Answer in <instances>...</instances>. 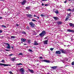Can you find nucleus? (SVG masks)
<instances>
[{
	"label": "nucleus",
	"mask_w": 74,
	"mask_h": 74,
	"mask_svg": "<svg viewBox=\"0 0 74 74\" xmlns=\"http://www.w3.org/2000/svg\"><path fill=\"white\" fill-rule=\"evenodd\" d=\"M57 67H58V66H54L51 67V69H53V70H54L55 69H56Z\"/></svg>",
	"instance_id": "4468645a"
},
{
	"label": "nucleus",
	"mask_w": 74,
	"mask_h": 74,
	"mask_svg": "<svg viewBox=\"0 0 74 74\" xmlns=\"http://www.w3.org/2000/svg\"><path fill=\"white\" fill-rule=\"evenodd\" d=\"M69 25L70 26H71L72 27H74V24H73L71 23H70L69 24Z\"/></svg>",
	"instance_id": "a211bd4d"
},
{
	"label": "nucleus",
	"mask_w": 74,
	"mask_h": 74,
	"mask_svg": "<svg viewBox=\"0 0 74 74\" xmlns=\"http://www.w3.org/2000/svg\"><path fill=\"white\" fill-rule=\"evenodd\" d=\"M23 41H22V42H21V43H22V44H23Z\"/></svg>",
	"instance_id": "13d9d810"
},
{
	"label": "nucleus",
	"mask_w": 74,
	"mask_h": 74,
	"mask_svg": "<svg viewBox=\"0 0 74 74\" xmlns=\"http://www.w3.org/2000/svg\"><path fill=\"white\" fill-rule=\"evenodd\" d=\"M64 3H67V1H65L64 2Z\"/></svg>",
	"instance_id": "de8ad7c7"
},
{
	"label": "nucleus",
	"mask_w": 74,
	"mask_h": 74,
	"mask_svg": "<svg viewBox=\"0 0 74 74\" xmlns=\"http://www.w3.org/2000/svg\"><path fill=\"white\" fill-rule=\"evenodd\" d=\"M16 25H17V26H18V24H16Z\"/></svg>",
	"instance_id": "6e6d98bb"
},
{
	"label": "nucleus",
	"mask_w": 74,
	"mask_h": 74,
	"mask_svg": "<svg viewBox=\"0 0 74 74\" xmlns=\"http://www.w3.org/2000/svg\"><path fill=\"white\" fill-rule=\"evenodd\" d=\"M48 40H45L44 41V44H48Z\"/></svg>",
	"instance_id": "dca6fc26"
},
{
	"label": "nucleus",
	"mask_w": 74,
	"mask_h": 74,
	"mask_svg": "<svg viewBox=\"0 0 74 74\" xmlns=\"http://www.w3.org/2000/svg\"><path fill=\"white\" fill-rule=\"evenodd\" d=\"M54 12L55 13H56V14H59V11L58 10H57L56 11H55Z\"/></svg>",
	"instance_id": "aec40b11"
},
{
	"label": "nucleus",
	"mask_w": 74,
	"mask_h": 74,
	"mask_svg": "<svg viewBox=\"0 0 74 74\" xmlns=\"http://www.w3.org/2000/svg\"><path fill=\"white\" fill-rule=\"evenodd\" d=\"M53 18L55 21H58V20H59V18L57 17H53Z\"/></svg>",
	"instance_id": "9d476101"
},
{
	"label": "nucleus",
	"mask_w": 74,
	"mask_h": 74,
	"mask_svg": "<svg viewBox=\"0 0 74 74\" xmlns=\"http://www.w3.org/2000/svg\"><path fill=\"white\" fill-rule=\"evenodd\" d=\"M5 45L7 46L6 48H7V49H11V46H10V44L7 43H5Z\"/></svg>",
	"instance_id": "f03ea898"
},
{
	"label": "nucleus",
	"mask_w": 74,
	"mask_h": 74,
	"mask_svg": "<svg viewBox=\"0 0 74 74\" xmlns=\"http://www.w3.org/2000/svg\"><path fill=\"white\" fill-rule=\"evenodd\" d=\"M72 66H74V62H73L72 63Z\"/></svg>",
	"instance_id": "473e14b6"
},
{
	"label": "nucleus",
	"mask_w": 74,
	"mask_h": 74,
	"mask_svg": "<svg viewBox=\"0 0 74 74\" xmlns=\"http://www.w3.org/2000/svg\"><path fill=\"white\" fill-rule=\"evenodd\" d=\"M21 41H23V42H25L26 41V39L25 38H21Z\"/></svg>",
	"instance_id": "f8f14e48"
},
{
	"label": "nucleus",
	"mask_w": 74,
	"mask_h": 74,
	"mask_svg": "<svg viewBox=\"0 0 74 74\" xmlns=\"http://www.w3.org/2000/svg\"><path fill=\"white\" fill-rule=\"evenodd\" d=\"M74 11V8H73L72 10V12H73Z\"/></svg>",
	"instance_id": "49530a36"
},
{
	"label": "nucleus",
	"mask_w": 74,
	"mask_h": 74,
	"mask_svg": "<svg viewBox=\"0 0 74 74\" xmlns=\"http://www.w3.org/2000/svg\"><path fill=\"white\" fill-rule=\"evenodd\" d=\"M32 21H33L34 22H36V20L34 19H32Z\"/></svg>",
	"instance_id": "7c9ffc66"
},
{
	"label": "nucleus",
	"mask_w": 74,
	"mask_h": 74,
	"mask_svg": "<svg viewBox=\"0 0 74 74\" xmlns=\"http://www.w3.org/2000/svg\"><path fill=\"white\" fill-rule=\"evenodd\" d=\"M47 39V37H45V39Z\"/></svg>",
	"instance_id": "864d4df0"
},
{
	"label": "nucleus",
	"mask_w": 74,
	"mask_h": 74,
	"mask_svg": "<svg viewBox=\"0 0 74 74\" xmlns=\"http://www.w3.org/2000/svg\"><path fill=\"white\" fill-rule=\"evenodd\" d=\"M45 34H46V32H45V31L44 30L40 34H39V35L41 37H44Z\"/></svg>",
	"instance_id": "f257e3e1"
},
{
	"label": "nucleus",
	"mask_w": 74,
	"mask_h": 74,
	"mask_svg": "<svg viewBox=\"0 0 74 74\" xmlns=\"http://www.w3.org/2000/svg\"><path fill=\"white\" fill-rule=\"evenodd\" d=\"M56 54H60L61 53V51H57L55 52Z\"/></svg>",
	"instance_id": "9b49d317"
},
{
	"label": "nucleus",
	"mask_w": 74,
	"mask_h": 74,
	"mask_svg": "<svg viewBox=\"0 0 74 74\" xmlns=\"http://www.w3.org/2000/svg\"><path fill=\"white\" fill-rule=\"evenodd\" d=\"M48 0H41L42 1H47Z\"/></svg>",
	"instance_id": "58836bf2"
},
{
	"label": "nucleus",
	"mask_w": 74,
	"mask_h": 74,
	"mask_svg": "<svg viewBox=\"0 0 74 74\" xmlns=\"http://www.w3.org/2000/svg\"><path fill=\"white\" fill-rule=\"evenodd\" d=\"M18 55H23V54H22V53H19L18 54Z\"/></svg>",
	"instance_id": "4c0bfd02"
},
{
	"label": "nucleus",
	"mask_w": 74,
	"mask_h": 74,
	"mask_svg": "<svg viewBox=\"0 0 74 74\" xmlns=\"http://www.w3.org/2000/svg\"><path fill=\"white\" fill-rule=\"evenodd\" d=\"M26 3V0H23V2H21V3L22 5H25Z\"/></svg>",
	"instance_id": "0eeeda50"
},
{
	"label": "nucleus",
	"mask_w": 74,
	"mask_h": 74,
	"mask_svg": "<svg viewBox=\"0 0 74 74\" xmlns=\"http://www.w3.org/2000/svg\"><path fill=\"white\" fill-rule=\"evenodd\" d=\"M64 47H66V45H64Z\"/></svg>",
	"instance_id": "680f3d73"
},
{
	"label": "nucleus",
	"mask_w": 74,
	"mask_h": 74,
	"mask_svg": "<svg viewBox=\"0 0 74 74\" xmlns=\"http://www.w3.org/2000/svg\"><path fill=\"white\" fill-rule=\"evenodd\" d=\"M41 16H42V17H43V16H44V15H43V14H41L40 15Z\"/></svg>",
	"instance_id": "37998d69"
},
{
	"label": "nucleus",
	"mask_w": 74,
	"mask_h": 74,
	"mask_svg": "<svg viewBox=\"0 0 74 74\" xmlns=\"http://www.w3.org/2000/svg\"><path fill=\"white\" fill-rule=\"evenodd\" d=\"M67 15H68L67 16H71V13L68 14Z\"/></svg>",
	"instance_id": "bb28decb"
},
{
	"label": "nucleus",
	"mask_w": 74,
	"mask_h": 74,
	"mask_svg": "<svg viewBox=\"0 0 74 74\" xmlns=\"http://www.w3.org/2000/svg\"><path fill=\"white\" fill-rule=\"evenodd\" d=\"M23 64L20 63H18L17 64V65H23Z\"/></svg>",
	"instance_id": "c756f323"
},
{
	"label": "nucleus",
	"mask_w": 74,
	"mask_h": 74,
	"mask_svg": "<svg viewBox=\"0 0 74 74\" xmlns=\"http://www.w3.org/2000/svg\"><path fill=\"white\" fill-rule=\"evenodd\" d=\"M27 29H28V30H29V27H27Z\"/></svg>",
	"instance_id": "c03bdc74"
},
{
	"label": "nucleus",
	"mask_w": 74,
	"mask_h": 74,
	"mask_svg": "<svg viewBox=\"0 0 74 74\" xmlns=\"http://www.w3.org/2000/svg\"><path fill=\"white\" fill-rule=\"evenodd\" d=\"M34 17H37V16H36L35 14L34 15Z\"/></svg>",
	"instance_id": "a18cd8bd"
},
{
	"label": "nucleus",
	"mask_w": 74,
	"mask_h": 74,
	"mask_svg": "<svg viewBox=\"0 0 74 74\" xmlns=\"http://www.w3.org/2000/svg\"><path fill=\"white\" fill-rule=\"evenodd\" d=\"M69 45H68L67 47H69Z\"/></svg>",
	"instance_id": "052dcab7"
},
{
	"label": "nucleus",
	"mask_w": 74,
	"mask_h": 74,
	"mask_svg": "<svg viewBox=\"0 0 74 74\" xmlns=\"http://www.w3.org/2000/svg\"><path fill=\"white\" fill-rule=\"evenodd\" d=\"M27 42H28V44H30V43H31V41H30V40H27Z\"/></svg>",
	"instance_id": "4be33fe9"
},
{
	"label": "nucleus",
	"mask_w": 74,
	"mask_h": 74,
	"mask_svg": "<svg viewBox=\"0 0 74 74\" xmlns=\"http://www.w3.org/2000/svg\"><path fill=\"white\" fill-rule=\"evenodd\" d=\"M12 48H14V47L12 46Z\"/></svg>",
	"instance_id": "bf43d9fd"
},
{
	"label": "nucleus",
	"mask_w": 74,
	"mask_h": 74,
	"mask_svg": "<svg viewBox=\"0 0 74 74\" xmlns=\"http://www.w3.org/2000/svg\"><path fill=\"white\" fill-rule=\"evenodd\" d=\"M16 59V58L14 57L13 58H11V60H12V61H13V62H14V61Z\"/></svg>",
	"instance_id": "6ab92c4d"
},
{
	"label": "nucleus",
	"mask_w": 74,
	"mask_h": 74,
	"mask_svg": "<svg viewBox=\"0 0 74 74\" xmlns=\"http://www.w3.org/2000/svg\"><path fill=\"white\" fill-rule=\"evenodd\" d=\"M5 51H7V52H9V51H10V50H7V49H5Z\"/></svg>",
	"instance_id": "e433bc0d"
},
{
	"label": "nucleus",
	"mask_w": 74,
	"mask_h": 74,
	"mask_svg": "<svg viewBox=\"0 0 74 74\" xmlns=\"http://www.w3.org/2000/svg\"><path fill=\"white\" fill-rule=\"evenodd\" d=\"M11 38H15V36H11Z\"/></svg>",
	"instance_id": "cd10ccee"
},
{
	"label": "nucleus",
	"mask_w": 74,
	"mask_h": 74,
	"mask_svg": "<svg viewBox=\"0 0 74 74\" xmlns=\"http://www.w3.org/2000/svg\"><path fill=\"white\" fill-rule=\"evenodd\" d=\"M54 49V48H50V50H51V51H53V50Z\"/></svg>",
	"instance_id": "a878e982"
},
{
	"label": "nucleus",
	"mask_w": 74,
	"mask_h": 74,
	"mask_svg": "<svg viewBox=\"0 0 74 74\" xmlns=\"http://www.w3.org/2000/svg\"><path fill=\"white\" fill-rule=\"evenodd\" d=\"M23 44L24 45H27V44Z\"/></svg>",
	"instance_id": "3c124183"
},
{
	"label": "nucleus",
	"mask_w": 74,
	"mask_h": 74,
	"mask_svg": "<svg viewBox=\"0 0 74 74\" xmlns=\"http://www.w3.org/2000/svg\"><path fill=\"white\" fill-rule=\"evenodd\" d=\"M22 33L23 34H26V33L24 31L22 32Z\"/></svg>",
	"instance_id": "c85d7f7f"
},
{
	"label": "nucleus",
	"mask_w": 74,
	"mask_h": 74,
	"mask_svg": "<svg viewBox=\"0 0 74 74\" xmlns=\"http://www.w3.org/2000/svg\"><path fill=\"white\" fill-rule=\"evenodd\" d=\"M1 27H3L4 28H6V26L5 25H1Z\"/></svg>",
	"instance_id": "b1692460"
},
{
	"label": "nucleus",
	"mask_w": 74,
	"mask_h": 74,
	"mask_svg": "<svg viewBox=\"0 0 74 74\" xmlns=\"http://www.w3.org/2000/svg\"><path fill=\"white\" fill-rule=\"evenodd\" d=\"M26 9H29L30 8L29 7H27L26 8Z\"/></svg>",
	"instance_id": "c9c22d12"
},
{
	"label": "nucleus",
	"mask_w": 74,
	"mask_h": 74,
	"mask_svg": "<svg viewBox=\"0 0 74 74\" xmlns=\"http://www.w3.org/2000/svg\"><path fill=\"white\" fill-rule=\"evenodd\" d=\"M29 71H30L31 73H34V71L33 70H31L30 69H28Z\"/></svg>",
	"instance_id": "2eb2a0df"
},
{
	"label": "nucleus",
	"mask_w": 74,
	"mask_h": 74,
	"mask_svg": "<svg viewBox=\"0 0 74 74\" xmlns=\"http://www.w3.org/2000/svg\"><path fill=\"white\" fill-rule=\"evenodd\" d=\"M45 5L46 6V7H47V6H48V4H45Z\"/></svg>",
	"instance_id": "ea45409f"
},
{
	"label": "nucleus",
	"mask_w": 74,
	"mask_h": 74,
	"mask_svg": "<svg viewBox=\"0 0 74 74\" xmlns=\"http://www.w3.org/2000/svg\"><path fill=\"white\" fill-rule=\"evenodd\" d=\"M1 1H4V0H0Z\"/></svg>",
	"instance_id": "4d7b16f0"
},
{
	"label": "nucleus",
	"mask_w": 74,
	"mask_h": 74,
	"mask_svg": "<svg viewBox=\"0 0 74 74\" xmlns=\"http://www.w3.org/2000/svg\"><path fill=\"white\" fill-rule=\"evenodd\" d=\"M34 45H38V43H37V42L36 41H34Z\"/></svg>",
	"instance_id": "ddd939ff"
},
{
	"label": "nucleus",
	"mask_w": 74,
	"mask_h": 74,
	"mask_svg": "<svg viewBox=\"0 0 74 74\" xmlns=\"http://www.w3.org/2000/svg\"><path fill=\"white\" fill-rule=\"evenodd\" d=\"M29 25H31V26L33 28H34V26H35V25L32 22L29 23Z\"/></svg>",
	"instance_id": "20e7f679"
},
{
	"label": "nucleus",
	"mask_w": 74,
	"mask_h": 74,
	"mask_svg": "<svg viewBox=\"0 0 74 74\" xmlns=\"http://www.w3.org/2000/svg\"><path fill=\"white\" fill-rule=\"evenodd\" d=\"M69 17L68 16H66V18L65 19V21H67V20L68 19H69Z\"/></svg>",
	"instance_id": "412c9836"
},
{
	"label": "nucleus",
	"mask_w": 74,
	"mask_h": 74,
	"mask_svg": "<svg viewBox=\"0 0 74 74\" xmlns=\"http://www.w3.org/2000/svg\"><path fill=\"white\" fill-rule=\"evenodd\" d=\"M1 62H2V63H4V60H3L1 61Z\"/></svg>",
	"instance_id": "f704fd0d"
},
{
	"label": "nucleus",
	"mask_w": 74,
	"mask_h": 74,
	"mask_svg": "<svg viewBox=\"0 0 74 74\" xmlns=\"http://www.w3.org/2000/svg\"><path fill=\"white\" fill-rule=\"evenodd\" d=\"M20 71L21 73L22 74H25V70L24 69L22 68L20 69Z\"/></svg>",
	"instance_id": "7ed1b4c3"
},
{
	"label": "nucleus",
	"mask_w": 74,
	"mask_h": 74,
	"mask_svg": "<svg viewBox=\"0 0 74 74\" xmlns=\"http://www.w3.org/2000/svg\"><path fill=\"white\" fill-rule=\"evenodd\" d=\"M26 15L27 16H28V17H29V18H32V15L30 14H27Z\"/></svg>",
	"instance_id": "f3484780"
},
{
	"label": "nucleus",
	"mask_w": 74,
	"mask_h": 74,
	"mask_svg": "<svg viewBox=\"0 0 74 74\" xmlns=\"http://www.w3.org/2000/svg\"><path fill=\"white\" fill-rule=\"evenodd\" d=\"M3 32V31L1 30H0V33H1Z\"/></svg>",
	"instance_id": "a19ab883"
},
{
	"label": "nucleus",
	"mask_w": 74,
	"mask_h": 74,
	"mask_svg": "<svg viewBox=\"0 0 74 74\" xmlns=\"http://www.w3.org/2000/svg\"><path fill=\"white\" fill-rule=\"evenodd\" d=\"M42 62H46V63H50V60H42Z\"/></svg>",
	"instance_id": "39448f33"
},
{
	"label": "nucleus",
	"mask_w": 74,
	"mask_h": 74,
	"mask_svg": "<svg viewBox=\"0 0 74 74\" xmlns=\"http://www.w3.org/2000/svg\"><path fill=\"white\" fill-rule=\"evenodd\" d=\"M0 66H11V65H7L5 64L0 63Z\"/></svg>",
	"instance_id": "423d86ee"
},
{
	"label": "nucleus",
	"mask_w": 74,
	"mask_h": 74,
	"mask_svg": "<svg viewBox=\"0 0 74 74\" xmlns=\"http://www.w3.org/2000/svg\"><path fill=\"white\" fill-rule=\"evenodd\" d=\"M67 32H72V33H74V31L73 30H72L71 29H67Z\"/></svg>",
	"instance_id": "1a4fd4ad"
},
{
	"label": "nucleus",
	"mask_w": 74,
	"mask_h": 74,
	"mask_svg": "<svg viewBox=\"0 0 74 74\" xmlns=\"http://www.w3.org/2000/svg\"><path fill=\"white\" fill-rule=\"evenodd\" d=\"M37 18H38V19H39V17L38 16H37Z\"/></svg>",
	"instance_id": "5fc2aeb1"
},
{
	"label": "nucleus",
	"mask_w": 74,
	"mask_h": 74,
	"mask_svg": "<svg viewBox=\"0 0 74 74\" xmlns=\"http://www.w3.org/2000/svg\"><path fill=\"white\" fill-rule=\"evenodd\" d=\"M3 19V18L1 17H0V19Z\"/></svg>",
	"instance_id": "09e8293b"
},
{
	"label": "nucleus",
	"mask_w": 74,
	"mask_h": 74,
	"mask_svg": "<svg viewBox=\"0 0 74 74\" xmlns=\"http://www.w3.org/2000/svg\"><path fill=\"white\" fill-rule=\"evenodd\" d=\"M39 59H43V57H40L39 58Z\"/></svg>",
	"instance_id": "2f4dec72"
},
{
	"label": "nucleus",
	"mask_w": 74,
	"mask_h": 74,
	"mask_svg": "<svg viewBox=\"0 0 74 74\" xmlns=\"http://www.w3.org/2000/svg\"><path fill=\"white\" fill-rule=\"evenodd\" d=\"M13 55V54H10L9 55V56H12Z\"/></svg>",
	"instance_id": "79ce46f5"
},
{
	"label": "nucleus",
	"mask_w": 74,
	"mask_h": 74,
	"mask_svg": "<svg viewBox=\"0 0 74 74\" xmlns=\"http://www.w3.org/2000/svg\"><path fill=\"white\" fill-rule=\"evenodd\" d=\"M60 51L62 53H67V52L66 51V50H63L60 49Z\"/></svg>",
	"instance_id": "6e6552de"
},
{
	"label": "nucleus",
	"mask_w": 74,
	"mask_h": 74,
	"mask_svg": "<svg viewBox=\"0 0 74 74\" xmlns=\"http://www.w3.org/2000/svg\"><path fill=\"white\" fill-rule=\"evenodd\" d=\"M67 11H72V10L71 9L69 8V9L67 10Z\"/></svg>",
	"instance_id": "393cba45"
},
{
	"label": "nucleus",
	"mask_w": 74,
	"mask_h": 74,
	"mask_svg": "<svg viewBox=\"0 0 74 74\" xmlns=\"http://www.w3.org/2000/svg\"><path fill=\"white\" fill-rule=\"evenodd\" d=\"M62 22H58V25H61V24H62Z\"/></svg>",
	"instance_id": "5701e85b"
},
{
	"label": "nucleus",
	"mask_w": 74,
	"mask_h": 74,
	"mask_svg": "<svg viewBox=\"0 0 74 74\" xmlns=\"http://www.w3.org/2000/svg\"><path fill=\"white\" fill-rule=\"evenodd\" d=\"M68 1H72V0H68Z\"/></svg>",
	"instance_id": "603ef678"
},
{
	"label": "nucleus",
	"mask_w": 74,
	"mask_h": 74,
	"mask_svg": "<svg viewBox=\"0 0 74 74\" xmlns=\"http://www.w3.org/2000/svg\"><path fill=\"white\" fill-rule=\"evenodd\" d=\"M44 5V3H42V5L43 6V5Z\"/></svg>",
	"instance_id": "8fccbe9b"
},
{
	"label": "nucleus",
	"mask_w": 74,
	"mask_h": 74,
	"mask_svg": "<svg viewBox=\"0 0 74 74\" xmlns=\"http://www.w3.org/2000/svg\"><path fill=\"white\" fill-rule=\"evenodd\" d=\"M28 51H30V52H32V50H31L30 49H28Z\"/></svg>",
	"instance_id": "72a5a7b5"
}]
</instances>
